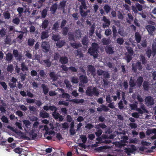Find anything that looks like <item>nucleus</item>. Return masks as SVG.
<instances>
[{
    "instance_id": "f257e3e1",
    "label": "nucleus",
    "mask_w": 156,
    "mask_h": 156,
    "mask_svg": "<svg viewBox=\"0 0 156 156\" xmlns=\"http://www.w3.org/2000/svg\"><path fill=\"white\" fill-rule=\"evenodd\" d=\"M23 122L25 126V131L32 138L34 139L37 136V134L34 133V129L30 128L31 126L30 122L28 120H24L23 121Z\"/></svg>"
},
{
    "instance_id": "f03ea898",
    "label": "nucleus",
    "mask_w": 156,
    "mask_h": 156,
    "mask_svg": "<svg viewBox=\"0 0 156 156\" xmlns=\"http://www.w3.org/2000/svg\"><path fill=\"white\" fill-rule=\"evenodd\" d=\"M98 48V45L97 44L93 43L92 44V47L89 49L88 52L90 55H93L94 58H96L98 55L97 52Z\"/></svg>"
},
{
    "instance_id": "7ed1b4c3",
    "label": "nucleus",
    "mask_w": 156,
    "mask_h": 156,
    "mask_svg": "<svg viewBox=\"0 0 156 156\" xmlns=\"http://www.w3.org/2000/svg\"><path fill=\"white\" fill-rule=\"evenodd\" d=\"M86 93L89 96H92L93 95L98 96L99 93L95 87L92 88L91 87H88L86 91Z\"/></svg>"
},
{
    "instance_id": "20e7f679",
    "label": "nucleus",
    "mask_w": 156,
    "mask_h": 156,
    "mask_svg": "<svg viewBox=\"0 0 156 156\" xmlns=\"http://www.w3.org/2000/svg\"><path fill=\"white\" fill-rule=\"evenodd\" d=\"M137 102L136 103L129 104V107L131 110H136V111L139 112L140 114H143L144 112L143 110L139 108H137Z\"/></svg>"
},
{
    "instance_id": "39448f33",
    "label": "nucleus",
    "mask_w": 156,
    "mask_h": 156,
    "mask_svg": "<svg viewBox=\"0 0 156 156\" xmlns=\"http://www.w3.org/2000/svg\"><path fill=\"white\" fill-rule=\"evenodd\" d=\"M129 54L127 55L126 56V59L127 62H129L131 60L132 56L133 53V50L131 48L128 47L126 48Z\"/></svg>"
},
{
    "instance_id": "423d86ee",
    "label": "nucleus",
    "mask_w": 156,
    "mask_h": 156,
    "mask_svg": "<svg viewBox=\"0 0 156 156\" xmlns=\"http://www.w3.org/2000/svg\"><path fill=\"white\" fill-rule=\"evenodd\" d=\"M153 133L154 134V135L152 136L151 137V139L152 140H154L156 139V129H147L146 131V134L147 135L149 136L150 134Z\"/></svg>"
},
{
    "instance_id": "0eeeda50",
    "label": "nucleus",
    "mask_w": 156,
    "mask_h": 156,
    "mask_svg": "<svg viewBox=\"0 0 156 156\" xmlns=\"http://www.w3.org/2000/svg\"><path fill=\"white\" fill-rule=\"evenodd\" d=\"M41 47L43 51L45 52H47L49 51L50 46L48 42L44 41L42 42Z\"/></svg>"
},
{
    "instance_id": "6e6552de",
    "label": "nucleus",
    "mask_w": 156,
    "mask_h": 156,
    "mask_svg": "<svg viewBox=\"0 0 156 156\" xmlns=\"http://www.w3.org/2000/svg\"><path fill=\"white\" fill-rule=\"evenodd\" d=\"M131 148H126L125 149V152L128 155H129L130 154L133 153L136 150V147L133 145L131 146Z\"/></svg>"
},
{
    "instance_id": "1a4fd4ad",
    "label": "nucleus",
    "mask_w": 156,
    "mask_h": 156,
    "mask_svg": "<svg viewBox=\"0 0 156 156\" xmlns=\"http://www.w3.org/2000/svg\"><path fill=\"white\" fill-rule=\"evenodd\" d=\"M87 6L86 5L83 4V5H81L80 7V13L82 16L83 17H85L87 15V12H84L83 9H87Z\"/></svg>"
},
{
    "instance_id": "9d476101",
    "label": "nucleus",
    "mask_w": 156,
    "mask_h": 156,
    "mask_svg": "<svg viewBox=\"0 0 156 156\" xmlns=\"http://www.w3.org/2000/svg\"><path fill=\"white\" fill-rule=\"evenodd\" d=\"M80 81L79 84V85L80 86H83L82 83H86L87 82V80L86 76H80Z\"/></svg>"
},
{
    "instance_id": "9b49d317",
    "label": "nucleus",
    "mask_w": 156,
    "mask_h": 156,
    "mask_svg": "<svg viewBox=\"0 0 156 156\" xmlns=\"http://www.w3.org/2000/svg\"><path fill=\"white\" fill-rule=\"evenodd\" d=\"M103 20L104 22V23L103 24V28H106L109 26L110 24V22L108 19L106 18V17L104 16L103 17Z\"/></svg>"
},
{
    "instance_id": "f8f14e48",
    "label": "nucleus",
    "mask_w": 156,
    "mask_h": 156,
    "mask_svg": "<svg viewBox=\"0 0 156 156\" xmlns=\"http://www.w3.org/2000/svg\"><path fill=\"white\" fill-rule=\"evenodd\" d=\"M145 101L148 105H153L154 101L153 98L151 97H148L146 98Z\"/></svg>"
},
{
    "instance_id": "ddd939ff",
    "label": "nucleus",
    "mask_w": 156,
    "mask_h": 156,
    "mask_svg": "<svg viewBox=\"0 0 156 156\" xmlns=\"http://www.w3.org/2000/svg\"><path fill=\"white\" fill-rule=\"evenodd\" d=\"M146 28L147 30L149 33L150 35H152L153 32L154 31L155 28L153 26L148 25L146 27Z\"/></svg>"
},
{
    "instance_id": "4468645a",
    "label": "nucleus",
    "mask_w": 156,
    "mask_h": 156,
    "mask_svg": "<svg viewBox=\"0 0 156 156\" xmlns=\"http://www.w3.org/2000/svg\"><path fill=\"white\" fill-rule=\"evenodd\" d=\"M13 54L17 60H20L22 57L21 53L19 54L17 50H14L13 51Z\"/></svg>"
},
{
    "instance_id": "2eb2a0df",
    "label": "nucleus",
    "mask_w": 156,
    "mask_h": 156,
    "mask_svg": "<svg viewBox=\"0 0 156 156\" xmlns=\"http://www.w3.org/2000/svg\"><path fill=\"white\" fill-rule=\"evenodd\" d=\"M52 115L56 119H58L61 121H62L63 119L62 116L60 115L58 113L56 112H54Z\"/></svg>"
},
{
    "instance_id": "dca6fc26",
    "label": "nucleus",
    "mask_w": 156,
    "mask_h": 156,
    "mask_svg": "<svg viewBox=\"0 0 156 156\" xmlns=\"http://www.w3.org/2000/svg\"><path fill=\"white\" fill-rule=\"evenodd\" d=\"M17 80L14 77H12L11 80V82L9 83V85L10 87L13 88L15 87L16 86V82Z\"/></svg>"
},
{
    "instance_id": "f3484780",
    "label": "nucleus",
    "mask_w": 156,
    "mask_h": 156,
    "mask_svg": "<svg viewBox=\"0 0 156 156\" xmlns=\"http://www.w3.org/2000/svg\"><path fill=\"white\" fill-rule=\"evenodd\" d=\"M51 61H50L49 59H48L44 60L40 63L43 64L46 67H49L51 66Z\"/></svg>"
},
{
    "instance_id": "a211bd4d",
    "label": "nucleus",
    "mask_w": 156,
    "mask_h": 156,
    "mask_svg": "<svg viewBox=\"0 0 156 156\" xmlns=\"http://www.w3.org/2000/svg\"><path fill=\"white\" fill-rule=\"evenodd\" d=\"M97 110L99 112H101L102 111L106 112L108 111L109 109L106 106L102 105H101L100 107L98 108Z\"/></svg>"
},
{
    "instance_id": "6ab92c4d",
    "label": "nucleus",
    "mask_w": 156,
    "mask_h": 156,
    "mask_svg": "<svg viewBox=\"0 0 156 156\" xmlns=\"http://www.w3.org/2000/svg\"><path fill=\"white\" fill-rule=\"evenodd\" d=\"M43 130H45L46 131V133L47 134L49 135L52 134L54 133L55 132L53 131L49 130L48 128L46 125L44 126L43 128L42 129Z\"/></svg>"
},
{
    "instance_id": "aec40b11",
    "label": "nucleus",
    "mask_w": 156,
    "mask_h": 156,
    "mask_svg": "<svg viewBox=\"0 0 156 156\" xmlns=\"http://www.w3.org/2000/svg\"><path fill=\"white\" fill-rule=\"evenodd\" d=\"M60 92L62 93V97L63 98H66L67 99H68L69 98L70 95L68 94L64 93V90L62 89H60L59 90Z\"/></svg>"
},
{
    "instance_id": "412c9836",
    "label": "nucleus",
    "mask_w": 156,
    "mask_h": 156,
    "mask_svg": "<svg viewBox=\"0 0 156 156\" xmlns=\"http://www.w3.org/2000/svg\"><path fill=\"white\" fill-rule=\"evenodd\" d=\"M113 48L109 46H107L105 48V50L107 53L110 54L113 52Z\"/></svg>"
},
{
    "instance_id": "4be33fe9",
    "label": "nucleus",
    "mask_w": 156,
    "mask_h": 156,
    "mask_svg": "<svg viewBox=\"0 0 156 156\" xmlns=\"http://www.w3.org/2000/svg\"><path fill=\"white\" fill-rule=\"evenodd\" d=\"M108 146H103L99 147L97 148L96 150L98 151L99 152H104L105 150L106 149L108 148Z\"/></svg>"
},
{
    "instance_id": "5701e85b",
    "label": "nucleus",
    "mask_w": 156,
    "mask_h": 156,
    "mask_svg": "<svg viewBox=\"0 0 156 156\" xmlns=\"http://www.w3.org/2000/svg\"><path fill=\"white\" fill-rule=\"evenodd\" d=\"M40 116L43 118H48L49 116V114L46 112L44 111H41L40 113Z\"/></svg>"
},
{
    "instance_id": "b1692460",
    "label": "nucleus",
    "mask_w": 156,
    "mask_h": 156,
    "mask_svg": "<svg viewBox=\"0 0 156 156\" xmlns=\"http://www.w3.org/2000/svg\"><path fill=\"white\" fill-rule=\"evenodd\" d=\"M70 101L75 103L80 104L83 103L84 100L82 99H75L71 100Z\"/></svg>"
},
{
    "instance_id": "393cba45",
    "label": "nucleus",
    "mask_w": 156,
    "mask_h": 156,
    "mask_svg": "<svg viewBox=\"0 0 156 156\" xmlns=\"http://www.w3.org/2000/svg\"><path fill=\"white\" fill-rule=\"evenodd\" d=\"M60 62L62 64H66L68 62V59L66 57H62L60 58Z\"/></svg>"
},
{
    "instance_id": "a878e982",
    "label": "nucleus",
    "mask_w": 156,
    "mask_h": 156,
    "mask_svg": "<svg viewBox=\"0 0 156 156\" xmlns=\"http://www.w3.org/2000/svg\"><path fill=\"white\" fill-rule=\"evenodd\" d=\"M88 73L89 72H90L92 75L95 72V69L94 67L91 65H89L88 66Z\"/></svg>"
},
{
    "instance_id": "bb28decb",
    "label": "nucleus",
    "mask_w": 156,
    "mask_h": 156,
    "mask_svg": "<svg viewBox=\"0 0 156 156\" xmlns=\"http://www.w3.org/2000/svg\"><path fill=\"white\" fill-rule=\"evenodd\" d=\"M48 32L47 31L43 32L41 33V38L42 39H45L48 37Z\"/></svg>"
},
{
    "instance_id": "cd10ccee",
    "label": "nucleus",
    "mask_w": 156,
    "mask_h": 156,
    "mask_svg": "<svg viewBox=\"0 0 156 156\" xmlns=\"http://www.w3.org/2000/svg\"><path fill=\"white\" fill-rule=\"evenodd\" d=\"M143 81V79L141 77H139L137 79V81L136 82V85L138 87H140L142 84V82Z\"/></svg>"
},
{
    "instance_id": "c85d7f7f",
    "label": "nucleus",
    "mask_w": 156,
    "mask_h": 156,
    "mask_svg": "<svg viewBox=\"0 0 156 156\" xmlns=\"http://www.w3.org/2000/svg\"><path fill=\"white\" fill-rule=\"evenodd\" d=\"M50 76L51 78L53 80L55 81L57 79V76L53 72H51L50 74Z\"/></svg>"
},
{
    "instance_id": "c756f323",
    "label": "nucleus",
    "mask_w": 156,
    "mask_h": 156,
    "mask_svg": "<svg viewBox=\"0 0 156 156\" xmlns=\"http://www.w3.org/2000/svg\"><path fill=\"white\" fill-rule=\"evenodd\" d=\"M135 37L136 40L138 43H139L141 40V37L140 34L137 33H136L135 34Z\"/></svg>"
},
{
    "instance_id": "7c9ffc66",
    "label": "nucleus",
    "mask_w": 156,
    "mask_h": 156,
    "mask_svg": "<svg viewBox=\"0 0 156 156\" xmlns=\"http://www.w3.org/2000/svg\"><path fill=\"white\" fill-rule=\"evenodd\" d=\"M57 5L56 4L53 5L51 8L50 11L52 13H54L57 9Z\"/></svg>"
},
{
    "instance_id": "2f4dec72",
    "label": "nucleus",
    "mask_w": 156,
    "mask_h": 156,
    "mask_svg": "<svg viewBox=\"0 0 156 156\" xmlns=\"http://www.w3.org/2000/svg\"><path fill=\"white\" fill-rule=\"evenodd\" d=\"M42 87L43 89V92L44 94H47L48 91V89L47 87L44 84L42 85Z\"/></svg>"
},
{
    "instance_id": "473e14b6",
    "label": "nucleus",
    "mask_w": 156,
    "mask_h": 156,
    "mask_svg": "<svg viewBox=\"0 0 156 156\" xmlns=\"http://www.w3.org/2000/svg\"><path fill=\"white\" fill-rule=\"evenodd\" d=\"M95 26V24H93L91 27L89 32V34L90 36H92L93 34L94 30V28Z\"/></svg>"
},
{
    "instance_id": "72a5a7b5",
    "label": "nucleus",
    "mask_w": 156,
    "mask_h": 156,
    "mask_svg": "<svg viewBox=\"0 0 156 156\" xmlns=\"http://www.w3.org/2000/svg\"><path fill=\"white\" fill-rule=\"evenodd\" d=\"M34 39L32 38H30L28 40V44L29 46H33L34 42Z\"/></svg>"
},
{
    "instance_id": "f704fd0d",
    "label": "nucleus",
    "mask_w": 156,
    "mask_h": 156,
    "mask_svg": "<svg viewBox=\"0 0 156 156\" xmlns=\"http://www.w3.org/2000/svg\"><path fill=\"white\" fill-rule=\"evenodd\" d=\"M75 36L76 39H77V38L79 39V37H81V33L80 30H77L76 31Z\"/></svg>"
},
{
    "instance_id": "c9c22d12",
    "label": "nucleus",
    "mask_w": 156,
    "mask_h": 156,
    "mask_svg": "<svg viewBox=\"0 0 156 156\" xmlns=\"http://www.w3.org/2000/svg\"><path fill=\"white\" fill-rule=\"evenodd\" d=\"M71 44L73 47L76 48H77L81 46V44L80 43H71Z\"/></svg>"
},
{
    "instance_id": "e433bc0d",
    "label": "nucleus",
    "mask_w": 156,
    "mask_h": 156,
    "mask_svg": "<svg viewBox=\"0 0 156 156\" xmlns=\"http://www.w3.org/2000/svg\"><path fill=\"white\" fill-rule=\"evenodd\" d=\"M6 59L8 61H11L12 58V56L11 53H8L6 55Z\"/></svg>"
},
{
    "instance_id": "4c0bfd02",
    "label": "nucleus",
    "mask_w": 156,
    "mask_h": 156,
    "mask_svg": "<svg viewBox=\"0 0 156 156\" xmlns=\"http://www.w3.org/2000/svg\"><path fill=\"white\" fill-rule=\"evenodd\" d=\"M134 112V113H132L131 114L132 116L135 118L137 119L139 118L140 117V115L139 114H140L139 112Z\"/></svg>"
},
{
    "instance_id": "58836bf2",
    "label": "nucleus",
    "mask_w": 156,
    "mask_h": 156,
    "mask_svg": "<svg viewBox=\"0 0 156 156\" xmlns=\"http://www.w3.org/2000/svg\"><path fill=\"white\" fill-rule=\"evenodd\" d=\"M65 42L64 41L58 42L56 43V45L58 48L62 47L65 44Z\"/></svg>"
},
{
    "instance_id": "ea45409f",
    "label": "nucleus",
    "mask_w": 156,
    "mask_h": 156,
    "mask_svg": "<svg viewBox=\"0 0 156 156\" xmlns=\"http://www.w3.org/2000/svg\"><path fill=\"white\" fill-rule=\"evenodd\" d=\"M64 83L66 85V87L70 89V88L71 87V85L70 82L67 80H65L64 81Z\"/></svg>"
},
{
    "instance_id": "a19ab883",
    "label": "nucleus",
    "mask_w": 156,
    "mask_h": 156,
    "mask_svg": "<svg viewBox=\"0 0 156 156\" xmlns=\"http://www.w3.org/2000/svg\"><path fill=\"white\" fill-rule=\"evenodd\" d=\"M135 6L138 10L139 11H141L142 10L143 7L142 5L138 3H136L135 4Z\"/></svg>"
},
{
    "instance_id": "79ce46f5",
    "label": "nucleus",
    "mask_w": 156,
    "mask_h": 156,
    "mask_svg": "<svg viewBox=\"0 0 156 156\" xmlns=\"http://www.w3.org/2000/svg\"><path fill=\"white\" fill-rule=\"evenodd\" d=\"M138 139L136 138L134 139H129V143H136L138 142Z\"/></svg>"
},
{
    "instance_id": "37998d69",
    "label": "nucleus",
    "mask_w": 156,
    "mask_h": 156,
    "mask_svg": "<svg viewBox=\"0 0 156 156\" xmlns=\"http://www.w3.org/2000/svg\"><path fill=\"white\" fill-rule=\"evenodd\" d=\"M100 127L102 129L105 128L106 127V126L103 124H99L98 125H97L95 126V128L97 129H98Z\"/></svg>"
},
{
    "instance_id": "c03bdc74",
    "label": "nucleus",
    "mask_w": 156,
    "mask_h": 156,
    "mask_svg": "<svg viewBox=\"0 0 156 156\" xmlns=\"http://www.w3.org/2000/svg\"><path fill=\"white\" fill-rule=\"evenodd\" d=\"M12 22L14 24L18 25L20 23V20L18 18H16L12 20Z\"/></svg>"
},
{
    "instance_id": "a18cd8bd",
    "label": "nucleus",
    "mask_w": 156,
    "mask_h": 156,
    "mask_svg": "<svg viewBox=\"0 0 156 156\" xmlns=\"http://www.w3.org/2000/svg\"><path fill=\"white\" fill-rule=\"evenodd\" d=\"M148 83L146 81H144L143 83V86L144 89L146 90H147L148 88L149 87Z\"/></svg>"
},
{
    "instance_id": "49530a36",
    "label": "nucleus",
    "mask_w": 156,
    "mask_h": 156,
    "mask_svg": "<svg viewBox=\"0 0 156 156\" xmlns=\"http://www.w3.org/2000/svg\"><path fill=\"white\" fill-rule=\"evenodd\" d=\"M48 23V21L46 20H44L42 24V27L43 28H45L47 27Z\"/></svg>"
},
{
    "instance_id": "de8ad7c7",
    "label": "nucleus",
    "mask_w": 156,
    "mask_h": 156,
    "mask_svg": "<svg viewBox=\"0 0 156 156\" xmlns=\"http://www.w3.org/2000/svg\"><path fill=\"white\" fill-rule=\"evenodd\" d=\"M102 42L104 44H107L110 43V41L109 39H106L104 38L102 39Z\"/></svg>"
},
{
    "instance_id": "09e8293b",
    "label": "nucleus",
    "mask_w": 156,
    "mask_h": 156,
    "mask_svg": "<svg viewBox=\"0 0 156 156\" xmlns=\"http://www.w3.org/2000/svg\"><path fill=\"white\" fill-rule=\"evenodd\" d=\"M140 108L141 109V110H143V111L144 112V113L147 112V111L144 105L141 103H140Z\"/></svg>"
},
{
    "instance_id": "8fccbe9b",
    "label": "nucleus",
    "mask_w": 156,
    "mask_h": 156,
    "mask_svg": "<svg viewBox=\"0 0 156 156\" xmlns=\"http://www.w3.org/2000/svg\"><path fill=\"white\" fill-rule=\"evenodd\" d=\"M71 81L73 83H76L78 82V80L77 77H73L71 78Z\"/></svg>"
},
{
    "instance_id": "3c124183",
    "label": "nucleus",
    "mask_w": 156,
    "mask_h": 156,
    "mask_svg": "<svg viewBox=\"0 0 156 156\" xmlns=\"http://www.w3.org/2000/svg\"><path fill=\"white\" fill-rule=\"evenodd\" d=\"M119 33L122 36H125L127 34L126 33L123 32L122 29H120L119 30Z\"/></svg>"
},
{
    "instance_id": "603ef678",
    "label": "nucleus",
    "mask_w": 156,
    "mask_h": 156,
    "mask_svg": "<svg viewBox=\"0 0 156 156\" xmlns=\"http://www.w3.org/2000/svg\"><path fill=\"white\" fill-rule=\"evenodd\" d=\"M60 38V37L58 35H53L52 36V39L55 41L58 40Z\"/></svg>"
},
{
    "instance_id": "864d4df0",
    "label": "nucleus",
    "mask_w": 156,
    "mask_h": 156,
    "mask_svg": "<svg viewBox=\"0 0 156 156\" xmlns=\"http://www.w3.org/2000/svg\"><path fill=\"white\" fill-rule=\"evenodd\" d=\"M0 84L5 90H7V86L5 82H0Z\"/></svg>"
},
{
    "instance_id": "5fc2aeb1",
    "label": "nucleus",
    "mask_w": 156,
    "mask_h": 156,
    "mask_svg": "<svg viewBox=\"0 0 156 156\" xmlns=\"http://www.w3.org/2000/svg\"><path fill=\"white\" fill-rule=\"evenodd\" d=\"M80 138L81 139L83 142L85 143L87 140L86 137L85 135H81L80 136Z\"/></svg>"
},
{
    "instance_id": "6e6d98bb",
    "label": "nucleus",
    "mask_w": 156,
    "mask_h": 156,
    "mask_svg": "<svg viewBox=\"0 0 156 156\" xmlns=\"http://www.w3.org/2000/svg\"><path fill=\"white\" fill-rule=\"evenodd\" d=\"M21 69L23 71L28 70V68L26 66L25 64L23 63H22L21 64Z\"/></svg>"
},
{
    "instance_id": "4d7b16f0",
    "label": "nucleus",
    "mask_w": 156,
    "mask_h": 156,
    "mask_svg": "<svg viewBox=\"0 0 156 156\" xmlns=\"http://www.w3.org/2000/svg\"><path fill=\"white\" fill-rule=\"evenodd\" d=\"M117 96H112V97L113 98L114 100V101H116L117 98L118 99H120V93L119 92H118L116 94Z\"/></svg>"
},
{
    "instance_id": "13d9d810",
    "label": "nucleus",
    "mask_w": 156,
    "mask_h": 156,
    "mask_svg": "<svg viewBox=\"0 0 156 156\" xmlns=\"http://www.w3.org/2000/svg\"><path fill=\"white\" fill-rule=\"evenodd\" d=\"M129 84L130 87H133L136 85V84L134 83L133 80L132 79V78L130 79Z\"/></svg>"
},
{
    "instance_id": "bf43d9fd",
    "label": "nucleus",
    "mask_w": 156,
    "mask_h": 156,
    "mask_svg": "<svg viewBox=\"0 0 156 156\" xmlns=\"http://www.w3.org/2000/svg\"><path fill=\"white\" fill-rule=\"evenodd\" d=\"M117 43L120 44H122L124 42V40L122 38H119L117 40Z\"/></svg>"
},
{
    "instance_id": "052dcab7",
    "label": "nucleus",
    "mask_w": 156,
    "mask_h": 156,
    "mask_svg": "<svg viewBox=\"0 0 156 156\" xmlns=\"http://www.w3.org/2000/svg\"><path fill=\"white\" fill-rule=\"evenodd\" d=\"M104 9L107 13H108L110 10V7L108 5H105L104 7Z\"/></svg>"
},
{
    "instance_id": "680f3d73",
    "label": "nucleus",
    "mask_w": 156,
    "mask_h": 156,
    "mask_svg": "<svg viewBox=\"0 0 156 156\" xmlns=\"http://www.w3.org/2000/svg\"><path fill=\"white\" fill-rule=\"evenodd\" d=\"M47 11L46 9H44L41 12L42 17L43 18H45L47 14Z\"/></svg>"
},
{
    "instance_id": "e2e57ef3",
    "label": "nucleus",
    "mask_w": 156,
    "mask_h": 156,
    "mask_svg": "<svg viewBox=\"0 0 156 156\" xmlns=\"http://www.w3.org/2000/svg\"><path fill=\"white\" fill-rule=\"evenodd\" d=\"M2 121L5 123H8V120L7 117L5 116H3L1 119Z\"/></svg>"
},
{
    "instance_id": "0e129e2a",
    "label": "nucleus",
    "mask_w": 156,
    "mask_h": 156,
    "mask_svg": "<svg viewBox=\"0 0 156 156\" xmlns=\"http://www.w3.org/2000/svg\"><path fill=\"white\" fill-rule=\"evenodd\" d=\"M3 16L6 19H9L10 18V14L7 12H5L3 13Z\"/></svg>"
},
{
    "instance_id": "69168bd1",
    "label": "nucleus",
    "mask_w": 156,
    "mask_h": 156,
    "mask_svg": "<svg viewBox=\"0 0 156 156\" xmlns=\"http://www.w3.org/2000/svg\"><path fill=\"white\" fill-rule=\"evenodd\" d=\"M141 144L142 145L144 146H148L150 145L151 143L142 140L141 142Z\"/></svg>"
},
{
    "instance_id": "338daca9",
    "label": "nucleus",
    "mask_w": 156,
    "mask_h": 156,
    "mask_svg": "<svg viewBox=\"0 0 156 156\" xmlns=\"http://www.w3.org/2000/svg\"><path fill=\"white\" fill-rule=\"evenodd\" d=\"M75 54L77 56L79 57L83 56V55L80 51H79L78 50H76V51L75 52Z\"/></svg>"
},
{
    "instance_id": "774afa93",
    "label": "nucleus",
    "mask_w": 156,
    "mask_h": 156,
    "mask_svg": "<svg viewBox=\"0 0 156 156\" xmlns=\"http://www.w3.org/2000/svg\"><path fill=\"white\" fill-rule=\"evenodd\" d=\"M129 126L131 127V128L135 129L137 127V125L135 123H130Z\"/></svg>"
}]
</instances>
